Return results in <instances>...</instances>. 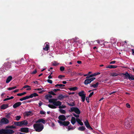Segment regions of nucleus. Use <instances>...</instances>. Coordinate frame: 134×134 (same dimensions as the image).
Listing matches in <instances>:
<instances>
[{
	"instance_id": "f257e3e1",
	"label": "nucleus",
	"mask_w": 134,
	"mask_h": 134,
	"mask_svg": "<svg viewBox=\"0 0 134 134\" xmlns=\"http://www.w3.org/2000/svg\"><path fill=\"white\" fill-rule=\"evenodd\" d=\"M34 129L36 132H40L44 128V125L41 123H36L33 125Z\"/></svg>"
},
{
	"instance_id": "f03ea898",
	"label": "nucleus",
	"mask_w": 134,
	"mask_h": 134,
	"mask_svg": "<svg viewBox=\"0 0 134 134\" xmlns=\"http://www.w3.org/2000/svg\"><path fill=\"white\" fill-rule=\"evenodd\" d=\"M14 133L13 130L10 129H3L0 130V134H12Z\"/></svg>"
},
{
	"instance_id": "7ed1b4c3",
	"label": "nucleus",
	"mask_w": 134,
	"mask_h": 134,
	"mask_svg": "<svg viewBox=\"0 0 134 134\" xmlns=\"http://www.w3.org/2000/svg\"><path fill=\"white\" fill-rule=\"evenodd\" d=\"M69 111L70 112H74L77 114H79L81 113L79 109L76 107L71 108L70 110H69Z\"/></svg>"
},
{
	"instance_id": "20e7f679",
	"label": "nucleus",
	"mask_w": 134,
	"mask_h": 134,
	"mask_svg": "<svg viewBox=\"0 0 134 134\" xmlns=\"http://www.w3.org/2000/svg\"><path fill=\"white\" fill-rule=\"evenodd\" d=\"M58 122L62 125H64L65 126H68L70 123L69 121H59Z\"/></svg>"
},
{
	"instance_id": "39448f33",
	"label": "nucleus",
	"mask_w": 134,
	"mask_h": 134,
	"mask_svg": "<svg viewBox=\"0 0 134 134\" xmlns=\"http://www.w3.org/2000/svg\"><path fill=\"white\" fill-rule=\"evenodd\" d=\"M9 122V120L5 118H3L0 121V123L2 124H8Z\"/></svg>"
},
{
	"instance_id": "423d86ee",
	"label": "nucleus",
	"mask_w": 134,
	"mask_h": 134,
	"mask_svg": "<svg viewBox=\"0 0 134 134\" xmlns=\"http://www.w3.org/2000/svg\"><path fill=\"white\" fill-rule=\"evenodd\" d=\"M85 124L86 127L89 130H93V129L91 127L87 120L84 122Z\"/></svg>"
},
{
	"instance_id": "0eeeda50",
	"label": "nucleus",
	"mask_w": 134,
	"mask_h": 134,
	"mask_svg": "<svg viewBox=\"0 0 134 134\" xmlns=\"http://www.w3.org/2000/svg\"><path fill=\"white\" fill-rule=\"evenodd\" d=\"M19 131L22 132L26 133L29 132V128L27 127H23L21 128Z\"/></svg>"
},
{
	"instance_id": "6e6552de",
	"label": "nucleus",
	"mask_w": 134,
	"mask_h": 134,
	"mask_svg": "<svg viewBox=\"0 0 134 134\" xmlns=\"http://www.w3.org/2000/svg\"><path fill=\"white\" fill-rule=\"evenodd\" d=\"M121 75L125 76L124 77V79H129L130 75L127 72H126L125 73H122Z\"/></svg>"
},
{
	"instance_id": "1a4fd4ad",
	"label": "nucleus",
	"mask_w": 134,
	"mask_h": 134,
	"mask_svg": "<svg viewBox=\"0 0 134 134\" xmlns=\"http://www.w3.org/2000/svg\"><path fill=\"white\" fill-rule=\"evenodd\" d=\"M21 104V103L20 102H18L15 103L13 105V108H15L19 106Z\"/></svg>"
},
{
	"instance_id": "9d476101",
	"label": "nucleus",
	"mask_w": 134,
	"mask_h": 134,
	"mask_svg": "<svg viewBox=\"0 0 134 134\" xmlns=\"http://www.w3.org/2000/svg\"><path fill=\"white\" fill-rule=\"evenodd\" d=\"M58 118L59 120L62 121H64L66 119L65 116L63 115H59Z\"/></svg>"
},
{
	"instance_id": "9b49d317",
	"label": "nucleus",
	"mask_w": 134,
	"mask_h": 134,
	"mask_svg": "<svg viewBox=\"0 0 134 134\" xmlns=\"http://www.w3.org/2000/svg\"><path fill=\"white\" fill-rule=\"evenodd\" d=\"M36 123H40V122H42L43 124H45L46 123L45 120L43 119H41L38 120L36 122Z\"/></svg>"
},
{
	"instance_id": "f8f14e48",
	"label": "nucleus",
	"mask_w": 134,
	"mask_h": 134,
	"mask_svg": "<svg viewBox=\"0 0 134 134\" xmlns=\"http://www.w3.org/2000/svg\"><path fill=\"white\" fill-rule=\"evenodd\" d=\"M53 104L55 105V106H60L62 104V102L60 101H57L55 102H53Z\"/></svg>"
},
{
	"instance_id": "ddd939ff",
	"label": "nucleus",
	"mask_w": 134,
	"mask_h": 134,
	"mask_svg": "<svg viewBox=\"0 0 134 134\" xmlns=\"http://www.w3.org/2000/svg\"><path fill=\"white\" fill-rule=\"evenodd\" d=\"M74 41L76 43H81V41L78 37H76L73 39Z\"/></svg>"
},
{
	"instance_id": "4468645a",
	"label": "nucleus",
	"mask_w": 134,
	"mask_h": 134,
	"mask_svg": "<svg viewBox=\"0 0 134 134\" xmlns=\"http://www.w3.org/2000/svg\"><path fill=\"white\" fill-rule=\"evenodd\" d=\"M29 98H32L34 97H36L37 96H38V95L36 93H34L32 94H30V95L29 96Z\"/></svg>"
},
{
	"instance_id": "2eb2a0df",
	"label": "nucleus",
	"mask_w": 134,
	"mask_h": 134,
	"mask_svg": "<svg viewBox=\"0 0 134 134\" xmlns=\"http://www.w3.org/2000/svg\"><path fill=\"white\" fill-rule=\"evenodd\" d=\"M8 105L7 104H3L1 106V109H2L4 110L8 108Z\"/></svg>"
},
{
	"instance_id": "dca6fc26",
	"label": "nucleus",
	"mask_w": 134,
	"mask_h": 134,
	"mask_svg": "<svg viewBox=\"0 0 134 134\" xmlns=\"http://www.w3.org/2000/svg\"><path fill=\"white\" fill-rule=\"evenodd\" d=\"M99 84V83L97 82L94 84H91L90 85V86L91 87H93L94 88H97L98 87Z\"/></svg>"
},
{
	"instance_id": "f3484780",
	"label": "nucleus",
	"mask_w": 134,
	"mask_h": 134,
	"mask_svg": "<svg viewBox=\"0 0 134 134\" xmlns=\"http://www.w3.org/2000/svg\"><path fill=\"white\" fill-rule=\"evenodd\" d=\"M91 82L89 79H87L85 80L84 82V83L85 85H87Z\"/></svg>"
},
{
	"instance_id": "a211bd4d",
	"label": "nucleus",
	"mask_w": 134,
	"mask_h": 134,
	"mask_svg": "<svg viewBox=\"0 0 134 134\" xmlns=\"http://www.w3.org/2000/svg\"><path fill=\"white\" fill-rule=\"evenodd\" d=\"M12 77L11 76H9L7 78L6 81V82L7 83H9L12 79Z\"/></svg>"
},
{
	"instance_id": "6ab92c4d",
	"label": "nucleus",
	"mask_w": 134,
	"mask_h": 134,
	"mask_svg": "<svg viewBox=\"0 0 134 134\" xmlns=\"http://www.w3.org/2000/svg\"><path fill=\"white\" fill-rule=\"evenodd\" d=\"M117 67V66L113 65H110L107 66L106 68H109L110 69L115 68Z\"/></svg>"
},
{
	"instance_id": "aec40b11",
	"label": "nucleus",
	"mask_w": 134,
	"mask_h": 134,
	"mask_svg": "<svg viewBox=\"0 0 134 134\" xmlns=\"http://www.w3.org/2000/svg\"><path fill=\"white\" fill-rule=\"evenodd\" d=\"M76 119L74 117H72L71 118V122L73 125H74L76 122Z\"/></svg>"
},
{
	"instance_id": "412c9836",
	"label": "nucleus",
	"mask_w": 134,
	"mask_h": 134,
	"mask_svg": "<svg viewBox=\"0 0 134 134\" xmlns=\"http://www.w3.org/2000/svg\"><path fill=\"white\" fill-rule=\"evenodd\" d=\"M77 122L81 126H82L83 125V124L82 122H81V120L77 118L76 119Z\"/></svg>"
},
{
	"instance_id": "4be33fe9",
	"label": "nucleus",
	"mask_w": 134,
	"mask_h": 134,
	"mask_svg": "<svg viewBox=\"0 0 134 134\" xmlns=\"http://www.w3.org/2000/svg\"><path fill=\"white\" fill-rule=\"evenodd\" d=\"M57 99L52 98L49 99V103H53V102H57Z\"/></svg>"
},
{
	"instance_id": "5701e85b",
	"label": "nucleus",
	"mask_w": 134,
	"mask_h": 134,
	"mask_svg": "<svg viewBox=\"0 0 134 134\" xmlns=\"http://www.w3.org/2000/svg\"><path fill=\"white\" fill-rule=\"evenodd\" d=\"M21 121L19 122H14V124L16 126H22Z\"/></svg>"
},
{
	"instance_id": "b1692460",
	"label": "nucleus",
	"mask_w": 134,
	"mask_h": 134,
	"mask_svg": "<svg viewBox=\"0 0 134 134\" xmlns=\"http://www.w3.org/2000/svg\"><path fill=\"white\" fill-rule=\"evenodd\" d=\"M32 113V111H27L25 113V115L26 116H31L32 115V114L31 115Z\"/></svg>"
},
{
	"instance_id": "393cba45",
	"label": "nucleus",
	"mask_w": 134,
	"mask_h": 134,
	"mask_svg": "<svg viewBox=\"0 0 134 134\" xmlns=\"http://www.w3.org/2000/svg\"><path fill=\"white\" fill-rule=\"evenodd\" d=\"M85 126H82L79 127L78 128V130L80 131H83L85 130Z\"/></svg>"
},
{
	"instance_id": "a878e982",
	"label": "nucleus",
	"mask_w": 134,
	"mask_h": 134,
	"mask_svg": "<svg viewBox=\"0 0 134 134\" xmlns=\"http://www.w3.org/2000/svg\"><path fill=\"white\" fill-rule=\"evenodd\" d=\"M29 98H30L29 96H27L20 99L19 100L21 101H22L23 100H24Z\"/></svg>"
},
{
	"instance_id": "bb28decb",
	"label": "nucleus",
	"mask_w": 134,
	"mask_h": 134,
	"mask_svg": "<svg viewBox=\"0 0 134 134\" xmlns=\"http://www.w3.org/2000/svg\"><path fill=\"white\" fill-rule=\"evenodd\" d=\"M84 92H85L84 91H82L78 93V94L80 97L84 95H85V94H84Z\"/></svg>"
},
{
	"instance_id": "cd10ccee",
	"label": "nucleus",
	"mask_w": 134,
	"mask_h": 134,
	"mask_svg": "<svg viewBox=\"0 0 134 134\" xmlns=\"http://www.w3.org/2000/svg\"><path fill=\"white\" fill-rule=\"evenodd\" d=\"M22 126L23 125H26L28 124V121L26 120H23L21 121Z\"/></svg>"
},
{
	"instance_id": "c85d7f7f",
	"label": "nucleus",
	"mask_w": 134,
	"mask_h": 134,
	"mask_svg": "<svg viewBox=\"0 0 134 134\" xmlns=\"http://www.w3.org/2000/svg\"><path fill=\"white\" fill-rule=\"evenodd\" d=\"M68 89L70 91H75L76 90L78 89V88L77 87H75L69 88Z\"/></svg>"
},
{
	"instance_id": "c756f323",
	"label": "nucleus",
	"mask_w": 134,
	"mask_h": 134,
	"mask_svg": "<svg viewBox=\"0 0 134 134\" xmlns=\"http://www.w3.org/2000/svg\"><path fill=\"white\" fill-rule=\"evenodd\" d=\"M49 45L46 44V45L45 47L43 48V49L45 51H48L49 50Z\"/></svg>"
},
{
	"instance_id": "7c9ffc66",
	"label": "nucleus",
	"mask_w": 134,
	"mask_h": 134,
	"mask_svg": "<svg viewBox=\"0 0 134 134\" xmlns=\"http://www.w3.org/2000/svg\"><path fill=\"white\" fill-rule=\"evenodd\" d=\"M65 86V85L63 84H57L56 85H55V87H61V88L63 89V88L62 87H64Z\"/></svg>"
},
{
	"instance_id": "2f4dec72",
	"label": "nucleus",
	"mask_w": 134,
	"mask_h": 134,
	"mask_svg": "<svg viewBox=\"0 0 134 134\" xmlns=\"http://www.w3.org/2000/svg\"><path fill=\"white\" fill-rule=\"evenodd\" d=\"M52 97V96L50 94H47L45 96V98L46 99H48L49 98H51Z\"/></svg>"
},
{
	"instance_id": "473e14b6",
	"label": "nucleus",
	"mask_w": 134,
	"mask_h": 134,
	"mask_svg": "<svg viewBox=\"0 0 134 134\" xmlns=\"http://www.w3.org/2000/svg\"><path fill=\"white\" fill-rule=\"evenodd\" d=\"M64 97V96L63 94H61L58 96V99L61 100V99H63Z\"/></svg>"
},
{
	"instance_id": "72a5a7b5",
	"label": "nucleus",
	"mask_w": 134,
	"mask_h": 134,
	"mask_svg": "<svg viewBox=\"0 0 134 134\" xmlns=\"http://www.w3.org/2000/svg\"><path fill=\"white\" fill-rule=\"evenodd\" d=\"M48 106L49 108L52 109H55L56 108V107L54 105H52L48 104Z\"/></svg>"
},
{
	"instance_id": "f704fd0d",
	"label": "nucleus",
	"mask_w": 134,
	"mask_h": 134,
	"mask_svg": "<svg viewBox=\"0 0 134 134\" xmlns=\"http://www.w3.org/2000/svg\"><path fill=\"white\" fill-rule=\"evenodd\" d=\"M118 74L115 72H114L111 74V75L112 76H116L118 75Z\"/></svg>"
},
{
	"instance_id": "c9c22d12",
	"label": "nucleus",
	"mask_w": 134,
	"mask_h": 134,
	"mask_svg": "<svg viewBox=\"0 0 134 134\" xmlns=\"http://www.w3.org/2000/svg\"><path fill=\"white\" fill-rule=\"evenodd\" d=\"M59 111L62 114H65L66 113V111L63 109H59Z\"/></svg>"
},
{
	"instance_id": "e433bc0d",
	"label": "nucleus",
	"mask_w": 134,
	"mask_h": 134,
	"mask_svg": "<svg viewBox=\"0 0 134 134\" xmlns=\"http://www.w3.org/2000/svg\"><path fill=\"white\" fill-rule=\"evenodd\" d=\"M7 128L9 129H15L16 127L15 126H13V125L8 126L7 127Z\"/></svg>"
},
{
	"instance_id": "4c0bfd02",
	"label": "nucleus",
	"mask_w": 134,
	"mask_h": 134,
	"mask_svg": "<svg viewBox=\"0 0 134 134\" xmlns=\"http://www.w3.org/2000/svg\"><path fill=\"white\" fill-rule=\"evenodd\" d=\"M67 104L69 106H74L75 105V104L74 102H73L72 103H67Z\"/></svg>"
},
{
	"instance_id": "58836bf2",
	"label": "nucleus",
	"mask_w": 134,
	"mask_h": 134,
	"mask_svg": "<svg viewBox=\"0 0 134 134\" xmlns=\"http://www.w3.org/2000/svg\"><path fill=\"white\" fill-rule=\"evenodd\" d=\"M26 93V92H24L21 93H19L17 94V95L18 96H21L24 95Z\"/></svg>"
},
{
	"instance_id": "ea45409f",
	"label": "nucleus",
	"mask_w": 134,
	"mask_h": 134,
	"mask_svg": "<svg viewBox=\"0 0 134 134\" xmlns=\"http://www.w3.org/2000/svg\"><path fill=\"white\" fill-rule=\"evenodd\" d=\"M21 117L20 116H16L15 117V120L19 121L20 120Z\"/></svg>"
},
{
	"instance_id": "a19ab883",
	"label": "nucleus",
	"mask_w": 134,
	"mask_h": 134,
	"mask_svg": "<svg viewBox=\"0 0 134 134\" xmlns=\"http://www.w3.org/2000/svg\"><path fill=\"white\" fill-rule=\"evenodd\" d=\"M10 113H9L8 114H6L5 116V117L8 118H10Z\"/></svg>"
},
{
	"instance_id": "79ce46f5",
	"label": "nucleus",
	"mask_w": 134,
	"mask_h": 134,
	"mask_svg": "<svg viewBox=\"0 0 134 134\" xmlns=\"http://www.w3.org/2000/svg\"><path fill=\"white\" fill-rule=\"evenodd\" d=\"M48 93L53 95H55L56 94L54 93V92L52 91L48 92Z\"/></svg>"
},
{
	"instance_id": "37998d69",
	"label": "nucleus",
	"mask_w": 134,
	"mask_h": 134,
	"mask_svg": "<svg viewBox=\"0 0 134 134\" xmlns=\"http://www.w3.org/2000/svg\"><path fill=\"white\" fill-rule=\"evenodd\" d=\"M81 99H82V102H83L85 101V95H84L82 96H81Z\"/></svg>"
},
{
	"instance_id": "c03bdc74",
	"label": "nucleus",
	"mask_w": 134,
	"mask_h": 134,
	"mask_svg": "<svg viewBox=\"0 0 134 134\" xmlns=\"http://www.w3.org/2000/svg\"><path fill=\"white\" fill-rule=\"evenodd\" d=\"M129 79L131 80H134V75H131L130 76Z\"/></svg>"
},
{
	"instance_id": "a18cd8bd",
	"label": "nucleus",
	"mask_w": 134,
	"mask_h": 134,
	"mask_svg": "<svg viewBox=\"0 0 134 134\" xmlns=\"http://www.w3.org/2000/svg\"><path fill=\"white\" fill-rule=\"evenodd\" d=\"M60 69L61 71H63L64 70L65 68L64 66H61L60 67Z\"/></svg>"
},
{
	"instance_id": "49530a36",
	"label": "nucleus",
	"mask_w": 134,
	"mask_h": 134,
	"mask_svg": "<svg viewBox=\"0 0 134 134\" xmlns=\"http://www.w3.org/2000/svg\"><path fill=\"white\" fill-rule=\"evenodd\" d=\"M66 107V106L65 105H60L59 107V108L60 109H63L64 108Z\"/></svg>"
},
{
	"instance_id": "de8ad7c7",
	"label": "nucleus",
	"mask_w": 134,
	"mask_h": 134,
	"mask_svg": "<svg viewBox=\"0 0 134 134\" xmlns=\"http://www.w3.org/2000/svg\"><path fill=\"white\" fill-rule=\"evenodd\" d=\"M65 76L64 75H59L58 77V78L59 79H62V77H64Z\"/></svg>"
},
{
	"instance_id": "09e8293b",
	"label": "nucleus",
	"mask_w": 134,
	"mask_h": 134,
	"mask_svg": "<svg viewBox=\"0 0 134 134\" xmlns=\"http://www.w3.org/2000/svg\"><path fill=\"white\" fill-rule=\"evenodd\" d=\"M37 72V71L36 70H35L34 71H33L31 73L32 74H36Z\"/></svg>"
},
{
	"instance_id": "8fccbe9b",
	"label": "nucleus",
	"mask_w": 134,
	"mask_h": 134,
	"mask_svg": "<svg viewBox=\"0 0 134 134\" xmlns=\"http://www.w3.org/2000/svg\"><path fill=\"white\" fill-rule=\"evenodd\" d=\"M93 94H94L93 92H92L91 93H90L88 96V97H89V98L91 97L93 95Z\"/></svg>"
},
{
	"instance_id": "3c124183",
	"label": "nucleus",
	"mask_w": 134,
	"mask_h": 134,
	"mask_svg": "<svg viewBox=\"0 0 134 134\" xmlns=\"http://www.w3.org/2000/svg\"><path fill=\"white\" fill-rule=\"evenodd\" d=\"M73 115L75 116V117L77 118H78L79 117V114H75V113H73Z\"/></svg>"
},
{
	"instance_id": "603ef678",
	"label": "nucleus",
	"mask_w": 134,
	"mask_h": 134,
	"mask_svg": "<svg viewBox=\"0 0 134 134\" xmlns=\"http://www.w3.org/2000/svg\"><path fill=\"white\" fill-rule=\"evenodd\" d=\"M47 81L48 83L51 84L52 83V81L50 79H48L47 80Z\"/></svg>"
},
{
	"instance_id": "864d4df0",
	"label": "nucleus",
	"mask_w": 134,
	"mask_h": 134,
	"mask_svg": "<svg viewBox=\"0 0 134 134\" xmlns=\"http://www.w3.org/2000/svg\"><path fill=\"white\" fill-rule=\"evenodd\" d=\"M89 79H90V81H91V82L92 81H93L94 80L96 79V78L93 77H92V78H91Z\"/></svg>"
},
{
	"instance_id": "5fc2aeb1",
	"label": "nucleus",
	"mask_w": 134,
	"mask_h": 134,
	"mask_svg": "<svg viewBox=\"0 0 134 134\" xmlns=\"http://www.w3.org/2000/svg\"><path fill=\"white\" fill-rule=\"evenodd\" d=\"M40 113L41 114H45V112L43 111H41Z\"/></svg>"
},
{
	"instance_id": "6e6d98bb",
	"label": "nucleus",
	"mask_w": 134,
	"mask_h": 134,
	"mask_svg": "<svg viewBox=\"0 0 134 134\" xmlns=\"http://www.w3.org/2000/svg\"><path fill=\"white\" fill-rule=\"evenodd\" d=\"M30 86L28 85H25L23 87V88H25L27 87H30Z\"/></svg>"
},
{
	"instance_id": "4d7b16f0",
	"label": "nucleus",
	"mask_w": 134,
	"mask_h": 134,
	"mask_svg": "<svg viewBox=\"0 0 134 134\" xmlns=\"http://www.w3.org/2000/svg\"><path fill=\"white\" fill-rule=\"evenodd\" d=\"M116 91H114V92H109L108 93V94L109 95H110L112 94H113V93H116Z\"/></svg>"
},
{
	"instance_id": "13d9d810",
	"label": "nucleus",
	"mask_w": 134,
	"mask_h": 134,
	"mask_svg": "<svg viewBox=\"0 0 134 134\" xmlns=\"http://www.w3.org/2000/svg\"><path fill=\"white\" fill-rule=\"evenodd\" d=\"M126 107L128 108H129L130 107V105L128 103H127L126 104Z\"/></svg>"
},
{
	"instance_id": "bf43d9fd",
	"label": "nucleus",
	"mask_w": 134,
	"mask_h": 134,
	"mask_svg": "<svg viewBox=\"0 0 134 134\" xmlns=\"http://www.w3.org/2000/svg\"><path fill=\"white\" fill-rule=\"evenodd\" d=\"M42 104H43V103L41 101H40L38 103V104H39V107H40V106H41V105Z\"/></svg>"
},
{
	"instance_id": "052dcab7",
	"label": "nucleus",
	"mask_w": 134,
	"mask_h": 134,
	"mask_svg": "<svg viewBox=\"0 0 134 134\" xmlns=\"http://www.w3.org/2000/svg\"><path fill=\"white\" fill-rule=\"evenodd\" d=\"M68 130H70L74 129V128L72 127H70V126H68Z\"/></svg>"
},
{
	"instance_id": "680f3d73",
	"label": "nucleus",
	"mask_w": 134,
	"mask_h": 134,
	"mask_svg": "<svg viewBox=\"0 0 134 134\" xmlns=\"http://www.w3.org/2000/svg\"><path fill=\"white\" fill-rule=\"evenodd\" d=\"M89 98V97H87L86 98V101H87V102L88 103L90 102V99Z\"/></svg>"
},
{
	"instance_id": "e2e57ef3",
	"label": "nucleus",
	"mask_w": 134,
	"mask_h": 134,
	"mask_svg": "<svg viewBox=\"0 0 134 134\" xmlns=\"http://www.w3.org/2000/svg\"><path fill=\"white\" fill-rule=\"evenodd\" d=\"M59 64H58L57 63H54L52 64V65L53 66H57Z\"/></svg>"
},
{
	"instance_id": "0e129e2a",
	"label": "nucleus",
	"mask_w": 134,
	"mask_h": 134,
	"mask_svg": "<svg viewBox=\"0 0 134 134\" xmlns=\"http://www.w3.org/2000/svg\"><path fill=\"white\" fill-rule=\"evenodd\" d=\"M42 88H36V89H35V90H36V91H40L42 90Z\"/></svg>"
},
{
	"instance_id": "69168bd1",
	"label": "nucleus",
	"mask_w": 134,
	"mask_h": 134,
	"mask_svg": "<svg viewBox=\"0 0 134 134\" xmlns=\"http://www.w3.org/2000/svg\"><path fill=\"white\" fill-rule=\"evenodd\" d=\"M116 62L114 60L113 61H112L110 63V64H115Z\"/></svg>"
},
{
	"instance_id": "338daca9",
	"label": "nucleus",
	"mask_w": 134,
	"mask_h": 134,
	"mask_svg": "<svg viewBox=\"0 0 134 134\" xmlns=\"http://www.w3.org/2000/svg\"><path fill=\"white\" fill-rule=\"evenodd\" d=\"M96 76V75L95 73L90 75V76H91L92 77L93 76Z\"/></svg>"
},
{
	"instance_id": "774afa93",
	"label": "nucleus",
	"mask_w": 134,
	"mask_h": 134,
	"mask_svg": "<svg viewBox=\"0 0 134 134\" xmlns=\"http://www.w3.org/2000/svg\"><path fill=\"white\" fill-rule=\"evenodd\" d=\"M8 89L9 90H12L13 89H14L13 88V87H12L8 88Z\"/></svg>"
}]
</instances>
